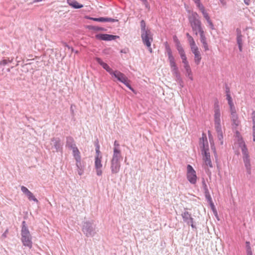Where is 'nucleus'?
I'll return each instance as SVG.
<instances>
[{
	"label": "nucleus",
	"instance_id": "36",
	"mask_svg": "<svg viewBox=\"0 0 255 255\" xmlns=\"http://www.w3.org/2000/svg\"><path fill=\"white\" fill-rule=\"evenodd\" d=\"M188 42L189 43L190 47H191L192 46H194L196 45V43H195V42L194 39L193 38V37L192 36L190 37L188 39Z\"/></svg>",
	"mask_w": 255,
	"mask_h": 255
},
{
	"label": "nucleus",
	"instance_id": "63",
	"mask_svg": "<svg viewBox=\"0 0 255 255\" xmlns=\"http://www.w3.org/2000/svg\"><path fill=\"white\" fill-rule=\"evenodd\" d=\"M233 124L235 125L236 126H238L239 124V121L237 120V119H235V121H233Z\"/></svg>",
	"mask_w": 255,
	"mask_h": 255
},
{
	"label": "nucleus",
	"instance_id": "41",
	"mask_svg": "<svg viewBox=\"0 0 255 255\" xmlns=\"http://www.w3.org/2000/svg\"><path fill=\"white\" fill-rule=\"evenodd\" d=\"M252 119L253 122V127H255V111H253L252 113Z\"/></svg>",
	"mask_w": 255,
	"mask_h": 255
},
{
	"label": "nucleus",
	"instance_id": "39",
	"mask_svg": "<svg viewBox=\"0 0 255 255\" xmlns=\"http://www.w3.org/2000/svg\"><path fill=\"white\" fill-rule=\"evenodd\" d=\"M96 155L95 156H98L99 158H102V155H100V147L99 145H97L96 148Z\"/></svg>",
	"mask_w": 255,
	"mask_h": 255
},
{
	"label": "nucleus",
	"instance_id": "4",
	"mask_svg": "<svg viewBox=\"0 0 255 255\" xmlns=\"http://www.w3.org/2000/svg\"><path fill=\"white\" fill-rule=\"evenodd\" d=\"M189 21L192 30L197 35V30L202 27L201 20L199 18V15L196 12H193L189 17Z\"/></svg>",
	"mask_w": 255,
	"mask_h": 255
},
{
	"label": "nucleus",
	"instance_id": "37",
	"mask_svg": "<svg viewBox=\"0 0 255 255\" xmlns=\"http://www.w3.org/2000/svg\"><path fill=\"white\" fill-rule=\"evenodd\" d=\"M96 60L103 68L107 64V63L104 62L100 58L97 57Z\"/></svg>",
	"mask_w": 255,
	"mask_h": 255
},
{
	"label": "nucleus",
	"instance_id": "59",
	"mask_svg": "<svg viewBox=\"0 0 255 255\" xmlns=\"http://www.w3.org/2000/svg\"><path fill=\"white\" fill-rule=\"evenodd\" d=\"M250 248H251V247L250 246V242L246 241V249Z\"/></svg>",
	"mask_w": 255,
	"mask_h": 255
},
{
	"label": "nucleus",
	"instance_id": "14",
	"mask_svg": "<svg viewBox=\"0 0 255 255\" xmlns=\"http://www.w3.org/2000/svg\"><path fill=\"white\" fill-rule=\"evenodd\" d=\"M21 190L27 196L29 200L33 201L36 203H38V200L35 197L33 193L26 187L24 186H21Z\"/></svg>",
	"mask_w": 255,
	"mask_h": 255
},
{
	"label": "nucleus",
	"instance_id": "57",
	"mask_svg": "<svg viewBox=\"0 0 255 255\" xmlns=\"http://www.w3.org/2000/svg\"><path fill=\"white\" fill-rule=\"evenodd\" d=\"M246 170H247V172L248 174H251V166L250 167H246Z\"/></svg>",
	"mask_w": 255,
	"mask_h": 255
},
{
	"label": "nucleus",
	"instance_id": "21",
	"mask_svg": "<svg viewBox=\"0 0 255 255\" xmlns=\"http://www.w3.org/2000/svg\"><path fill=\"white\" fill-rule=\"evenodd\" d=\"M68 4L74 8L79 9L82 8L83 5L78 3L75 0H67Z\"/></svg>",
	"mask_w": 255,
	"mask_h": 255
},
{
	"label": "nucleus",
	"instance_id": "5",
	"mask_svg": "<svg viewBox=\"0 0 255 255\" xmlns=\"http://www.w3.org/2000/svg\"><path fill=\"white\" fill-rule=\"evenodd\" d=\"M221 114L219 105L218 102L214 104V124L215 128L217 133L221 132L222 131V127L221 125Z\"/></svg>",
	"mask_w": 255,
	"mask_h": 255
},
{
	"label": "nucleus",
	"instance_id": "52",
	"mask_svg": "<svg viewBox=\"0 0 255 255\" xmlns=\"http://www.w3.org/2000/svg\"><path fill=\"white\" fill-rule=\"evenodd\" d=\"M200 37V41L201 42H205L206 41V38L205 37V35H201Z\"/></svg>",
	"mask_w": 255,
	"mask_h": 255
},
{
	"label": "nucleus",
	"instance_id": "29",
	"mask_svg": "<svg viewBox=\"0 0 255 255\" xmlns=\"http://www.w3.org/2000/svg\"><path fill=\"white\" fill-rule=\"evenodd\" d=\"M170 66L171 67L173 73L178 71V67L176 66L175 62L170 63Z\"/></svg>",
	"mask_w": 255,
	"mask_h": 255
},
{
	"label": "nucleus",
	"instance_id": "32",
	"mask_svg": "<svg viewBox=\"0 0 255 255\" xmlns=\"http://www.w3.org/2000/svg\"><path fill=\"white\" fill-rule=\"evenodd\" d=\"M114 145V153H115V149H117V150L119 152L120 154H121V150L119 148L120 144L117 140L115 141Z\"/></svg>",
	"mask_w": 255,
	"mask_h": 255
},
{
	"label": "nucleus",
	"instance_id": "9",
	"mask_svg": "<svg viewBox=\"0 0 255 255\" xmlns=\"http://www.w3.org/2000/svg\"><path fill=\"white\" fill-rule=\"evenodd\" d=\"M50 144L51 145L52 148H54L55 149L54 151L62 152L63 143L59 138L53 137L51 138Z\"/></svg>",
	"mask_w": 255,
	"mask_h": 255
},
{
	"label": "nucleus",
	"instance_id": "53",
	"mask_svg": "<svg viewBox=\"0 0 255 255\" xmlns=\"http://www.w3.org/2000/svg\"><path fill=\"white\" fill-rule=\"evenodd\" d=\"M180 56L181 58L182 59V61H185L186 60H187V57H186L185 53L183 54H182V55H180Z\"/></svg>",
	"mask_w": 255,
	"mask_h": 255
},
{
	"label": "nucleus",
	"instance_id": "31",
	"mask_svg": "<svg viewBox=\"0 0 255 255\" xmlns=\"http://www.w3.org/2000/svg\"><path fill=\"white\" fill-rule=\"evenodd\" d=\"M217 133V137H218V139L219 140V141H220V144L221 145H223V132H218V133Z\"/></svg>",
	"mask_w": 255,
	"mask_h": 255
},
{
	"label": "nucleus",
	"instance_id": "22",
	"mask_svg": "<svg viewBox=\"0 0 255 255\" xmlns=\"http://www.w3.org/2000/svg\"><path fill=\"white\" fill-rule=\"evenodd\" d=\"M183 220L184 222H188V220L191 219V215L188 211H185L181 214Z\"/></svg>",
	"mask_w": 255,
	"mask_h": 255
},
{
	"label": "nucleus",
	"instance_id": "34",
	"mask_svg": "<svg viewBox=\"0 0 255 255\" xmlns=\"http://www.w3.org/2000/svg\"><path fill=\"white\" fill-rule=\"evenodd\" d=\"M205 197L207 199L208 201L210 202L212 208H213L214 207V205L212 202V198L210 195V193H208V194H205Z\"/></svg>",
	"mask_w": 255,
	"mask_h": 255
},
{
	"label": "nucleus",
	"instance_id": "49",
	"mask_svg": "<svg viewBox=\"0 0 255 255\" xmlns=\"http://www.w3.org/2000/svg\"><path fill=\"white\" fill-rule=\"evenodd\" d=\"M246 249L247 255H253L252 248H247Z\"/></svg>",
	"mask_w": 255,
	"mask_h": 255
},
{
	"label": "nucleus",
	"instance_id": "18",
	"mask_svg": "<svg viewBox=\"0 0 255 255\" xmlns=\"http://www.w3.org/2000/svg\"><path fill=\"white\" fill-rule=\"evenodd\" d=\"M239 144L240 147L241 148L243 157L249 156L248 150L245 142L242 139H241L239 140Z\"/></svg>",
	"mask_w": 255,
	"mask_h": 255
},
{
	"label": "nucleus",
	"instance_id": "44",
	"mask_svg": "<svg viewBox=\"0 0 255 255\" xmlns=\"http://www.w3.org/2000/svg\"><path fill=\"white\" fill-rule=\"evenodd\" d=\"M202 44V46L204 48V50L205 51H207L209 50V48H208V44L207 43V41H205V42H201Z\"/></svg>",
	"mask_w": 255,
	"mask_h": 255
},
{
	"label": "nucleus",
	"instance_id": "27",
	"mask_svg": "<svg viewBox=\"0 0 255 255\" xmlns=\"http://www.w3.org/2000/svg\"><path fill=\"white\" fill-rule=\"evenodd\" d=\"M186 76L188 77L191 80H193L191 68L185 69Z\"/></svg>",
	"mask_w": 255,
	"mask_h": 255
},
{
	"label": "nucleus",
	"instance_id": "30",
	"mask_svg": "<svg viewBox=\"0 0 255 255\" xmlns=\"http://www.w3.org/2000/svg\"><path fill=\"white\" fill-rule=\"evenodd\" d=\"M173 74L176 77V81H178L179 83H180V85H181V83H182L183 82H182V81L181 80V78L180 77V74H179V73L178 72V71H176L175 72H174Z\"/></svg>",
	"mask_w": 255,
	"mask_h": 255
},
{
	"label": "nucleus",
	"instance_id": "60",
	"mask_svg": "<svg viewBox=\"0 0 255 255\" xmlns=\"http://www.w3.org/2000/svg\"><path fill=\"white\" fill-rule=\"evenodd\" d=\"M244 1L247 5H249L251 3V0H244Z\"/></svg>",
	"mask_w": 255,
	"mask_h": 255
},
{
	"label": "nucleus",
	"instance_id": "33",
	"mask_svg": "<svg viewBox=\"0 0 255 255\" xmlns=\"http://www.w3.org/2000/svg\"><path fill=\"white\" fill-rule=\"evenodd\" d=\"M202 184H203V187L205 195L208 194V193H209V191L208 189L207 186L204 180H203Z\"/></svg>",
	"mask_w": 255,
	"mask_h": 255
},
{
	"label": "nucleus",
	"instance_id": "7",
	"mask_svg": "<svg viewBox=\"0 0 255 255\" xmlns=\"http://www.w3.org/2000/svg\"><path fill=\"white\" fill-rule=\"evenodd\" d=\"M141 37L143 44L147 46L149 51L151 53L152 48H151V43L153 39L150 31L142 32L141 34Z\"/></svg>",
	"mask_w": 255,
	"mask_h": 255
},
{
	"label": "nucleus",
	"instance_id": "8",
	"mask_svg": "<svg viewBox=\"0 0 255 255\" xmlns=\"http://www.w3.org/2000/svg\"><path fill=\"white\" fill-rule=\"evenodd\" d=\"M187 178L190 183L194 184L196 183L197 176L196 171L192 166L189 164L187 166Z\"/></svg>",
	"mask_w": 255,
	"mask_h": 255
},
{
	"label": "nucleus",
	"instance_id": "2",
	"mask_svg": "<svg viewBox=\"0 0 255 255\" xmlns=\"http://www.w3.org/2000/svg\"><path fill=\"white\" fill-rule=\"evenodd\" d=\"M21 242L24 246L31 248L32 246V237L26 226L25 221L22 222V229L21 231Z\"/></svg>",
	"mask_w": 255,
	"mask_h": 255
},
{
	"label": "nucleus",
	"instance_id": "48",
	"mask_svg": "<svg viewBox=\"0 0 255 255\" xmlns=\"http://www.w3.org/2000/svg\"><path fill=\"white\" fill-rule=\"evenodd\" d=\"M208 23L209 24L210 28L212 29H213L214 28V24L213 23V22H212V21L211 20L210 18L208 19V20H206Z\"/></svg>",
	"mask_w": 255,
	"mask_h": 255
},
{
	"label": "nucleus",
	"instance_id": "26",
	"mask_svg": "<svg viewBox=\"0 0 255 255\" xmlns=\"http://www.w3.org/2000/svg\"><path fill=\"white\" fill-rule=\"evenodd\" d=\"M13 60V59H11L10 60L9 58L8 59H4L0 61V65L1 66H5L6 65L8 64V63H10L12 62Z\"/></svg>",
	"mask_w": 255,
	"mask_h": 255
},
{
	"label": "nucleus",
	"instance_id": "64",
	"mask_svg": "<svg viewBox=\"0 0 255 255\" xmlns=\"http://www.w3.org/2000/svg\"><path fill=\"white\" fill-rule=\"evenodd\" d=\"M220 2L223 5H225L226 4V2L225 0H219Z\"/></svg>",
	"mask_w": 255,
	"mask_h": 255
},
{
	"label": "nucleus",
	"instance_id": "46",
	"mask_svg": "<svg viewBox=\"0 0 255 255\" xmlns=\"http://www.w3.org/2000/svg\"><path fill=\"white\" fill-rule=\"evenodd\" d=\"M199 33L200 34V36H201V35H204V31L202 28V27H200V28H199L198 30H197V34L198 33Z\"/></svg>",
	"mask_w": 255,
	"mask_h": 255
},
{
	"label": "nucleus",
	"instance_id": "3",
	"mask_svg": "<svg viewBox=\"0 0 255 255\" xmlns=\"http://www.w3.org/2000/svg\"><path fill=\"white\" fill-rule=\"evenodd\" d=\"M82 231L87 237L94 236L97 233L96 225L93 220L86 221L83 222Z\"/></svg>",
	"mask_w": 255,
	"mask_h": 255
},
{
	"label": "nucleus",
	"instance_id": "47",
	"mask_svg": "<svg viewBox=\"0 0 255 255\" xmlns=\"http://www.w3.org/2000/svg\"><path fill=\"white\" fill-rule=\"evenodd\" d=\"M168 59L169 61V63H173L175 62L174 58L173 55H170L168 56Z\"/></svg>",
	"mask_w": 255,
	"mask_h": 255
},
{
	"label": "nucleus",
	"instance_id": "58",
	"mask_svg": "<svg viewBox=\"0 0 255 255\" xmlns=\"http://www.w3.org/2000/svg\"><path fill=\"white\" fill-rule=\"evenodd\" d=\"M232 119L233 121H235V119H237V116L236 114H232Z\"/></svg>",
	"mask_w": 255,
	"mask_h": 255
},
{
	"label": "nucleus",
	"instance_id": "42",
	"mask_svg": "<svg viewBox=\"0 0 255 255\" xmlns=\"http://www.w3.org/2000/svg\"><path fill=\"white\" fill-rule=\"evenodd\" d=\"M182 63L184 64V67L185 69H188V68H190V65L189 64V63H188L187 60H186L185 61H182Z\"/></svg>",
	"mask_w": 255,
	"mask_h": 255
},
{
	"label": "nucleus",
	"instance_id": "38",
	"mask_svg": "<svg viewBox=\"0 0 255 255\" xmlns=\"http://www.w3.org/2000/svg\"><path fill=\"white\" fill-rule=\"evenodd\" d=\"M103 68L105 69L110 75H111L114 71L107 64L103 67Z\"/></svg>",
	"mask_w": 255,
	"mask_h": 255
},
{
	"label": "nucleus",
	"instance_id": "15",
	"mask_svg": "<svg viewBox=\"0 0 255 255\" xmlns=\"http://www.w3.org/2000/svg\"><path fill=\"white\" fill-rule=\"evenodd\" d=\"M89 19L98 22H114L116 21H117L118 20L110 18V17H89Z\"/></svg>",
	"mask_w": 255,
	"mask_h": 255
},
{
	"label": "nucleus",
	"instance_id": "51",
	"mask_svg": "<svg viewBox=\"0 0 255 255\" xmlns=\"http://www.w3.org/2000/svg\"><path fill=\"white\" fill-rule=\"evenodd\" d=\"M230 107L231 114H236L235 108L234 105L232 107Z\"/></svg>",
	"mask_w": 255,
	"mask_h": 255
},
{
	"label": "nucleus",
	"instance_id": "43",
	"mask_svg": "<svg viewBox=\"0 0 255 255\" xmlns=\"http://www.w3.org/2000/svg\"><path fill=\"white\" fill-rule=\"evenodd\" d=\"M201 12L206 20H208V19L210 18L208 13L206 12V10H204Z\"/></svg>",
	"mask_w": 255,
	"mask_h": 255
},
{
	"label": "nucleus",
	"instance_id": "24",
	"mask_svg": "<svg viewBox=\"0 0 255 255\" xmlns=\"http://www.w3.org/2000/svg\"><path fill=\"white\" fill-rule=\"evenodd\" d=\"M140 27L141 33L150 31L149 29L146 28L145 22L143 20H142L140 21Z\"/></svg>",
	"mask_w": 255,
	"mask_h": 255
},
{
	"label": "nucleus",
	"instance_id": "55",
	"mask_svg": "<svg viewBox=\"0 0 255 255\" xmlns=\"http://www.w3.org/2000/svg\"><path fill=\"white\" fill-rule=\"evenodd\" d=\"M188 225H191V223H194V219L192 217H191V219L188 220V222H186Z\"/></svg>",
	"mask_w": 255,
	"mask_h": 255
},
{
	"label": "nucleus",
	"instance_id": "28",
	"mask_svg": "<svg viewBox=\"0 0 255 255\" xmlns=\"http://www.w3.org/2000/svg\"><path fill=\"white\" fill-rule=\"evenodd\" d=\"M90 28L95 31H105L106 30L104 28L98 26H90Z\"/></svg>",
	"mask_w": 255,
	"mask_h": 255
},
{
	"label": "nucleus",
	"instance_id": "16",
	"mask_svg": "<svg viewBox=\"0 0 255 255\" xmlns=\"http://www.w3.org/2000/svg\"><path fill=\"white\" fill-rule=\"evenodd\" d=\"M73 154L76 161V166L79 168V164H81L80 153L77 146L73 148Z\"/></svg>",
	"mask_w": 255,
	"mask_h": 255
},
{
	"label": "nucleus",
	"instance_id": "13",
	"mask_svg": "<svg viewBox=\"0 0 255 255\" xmlns=\"http://www.w3.org/2000/svg\"><path fill=\"white\" fill-rule=\"evenodd\" d=\"M190 48L192 52L194 54L195 62L196 64L198 65L201 59V56L199 48L196 45L192 46Z\"/></svg>",
	"mask_w": 255,
	"mask_h": 255
},
{
	"label": "nucleus",
	"instance_id": "12",
	"mask_svg": "<svg viewBox=\"0 0 255 255\" xmlns=\"http://www.w3.org/2000/svg\"><path fill=\"white\" fill-rule=\"evenodd\" d=\"M102 158H99L98 156H95V167L96 170V174L98 176L102 175L103 173L102 170L103 166L101 162Z\"/></svg>",
	"mask_w": 255,
	"mask_h": 255
},
{
	"label": "nucleus",
	"instance_id": "19",
	"mask_svg": "<svg viewBox=\"0 0 255 255\" xmlns=\"http://www.w3.org/2000/svg\"><path fill=\"white\" fill-rule=\"evenodd\" d=\"M236 40L237 44H243V38L244 36L242 33L241 29L237 28L236 29Z\"/></svg>",
	"mask_w": 255,
	"mask_h": 255
},
{
	"label": "nucleus",
	"instance_id": "23",
	"mask_svg": "<svg viewBox=\"0 0 255 255\" xmlns=\"http://www.w3.org/2000/svg\"><path fill=\"white\" fill-rule=\"evenodd\" d=\"M176 47L180 55L185 54L184 49L182 47L180 42L178 40L176 41Z\"/></svg>",
	"mask_w": 255,
	"mask_h": 255
},
{
	"label": "nucleus",
	"instance_id": "40",
	"mask_svg": "<svg viewBox=\"0 0 255 255\" xmlns=\"http://www.w3.org/2000/svg\"><path fill=\"white\" fill-rule=\"evenodd\" d=\"M196 5L201 12L205 10L204 6L200 3V2L196 4Z\"/></svg>",
	"mask_w": 255,
	"mask_h": 255
},
{
	"label": "nucleus",
	"instance_id": "1",
	"mask_svg": "<svg viewBox=\"0 0 255 255\" xmlns=\"http://www.w3.org/2000/svg\"><path fill=\"white\" fill-rule=\"evenodd\" d=\"M123 157L119 152L115 149V153H113L111 160L110 169L112 174H116L119 173L121 168V161Z\"/></svg>",
	"mask_w": 255,
	"mask_h": 255
},
{
	"label": "nucleus",
	"instance_id": "61",
	"mask_svg": "<svg viewBox=\"0 0 255 255\" xmlns=\"http://www.w3.org/2000/svg\"><path fill=\"white\" fill-rule=\"evenodd\" d=\"M238 46L239 49L240 51L242 52L243 44H238Z\"/></svg>",
	"mask_w": 255,
	"mask_h": 255
},
{
	"label": "nucleus",
	"instance_id": "10",
	"mask_svg": "<svg viewBox=\"0 0 255 255\" xmlns=\"http://www.w3.org/2000/svg\"><path fill=\"white\" fill-rule=\"evenodd\" d=\"M199 145L201 149L202 154L209 152V145L207 137L203 134V136L200 139Z\"/></svg>",
	"mask_w": 255,
	"mask_h": 255
},
{
	"label": "nucleus",
	"instance_id": "11",
	"mask_svg": "<svg viewBox=\"0 0 255 255\" xmlns=\"http://www.w3.org/2000/svg\"><path fill=\"white\" fill-rule=\"evenodd\" d=\"M96 38L98 39L104 41H112L119 38V36L114 35L108 34H98L96 35Z\"/></svg>",
	"mask_w": 255,
	"mask_h": 255
},
{
	"label": "nucleus",
	"instance_id": "6",
	"mask_svg": "<svg viewBox=\"0 0 255 255\" xmlns=\"http://www.w3.org/2000/svg\"><path fill=\"white\" fill-rule=\"evenodd\" d=\"M111 75L116 78L119 82L124 84L130 90L133 92L134 91L133 89L129 84V80H128L127 77L124 73L119 70H115L113 72Z\"/></svg>",
	"mask_w": 255,
	"mask_h": 255
},
{
	"label": "nucleus",
	"instance_id": "17",
	"mask_svg": "<svg viewBox=\"0 0 255 255\" xmlns=\"http://www.w3.org/2000/svg\"><path fill=\"white\" fill-rule=\"evenodd\" d=\"M66 147L69 149H72L73 148L76 146L74 138L70 136H67L66 137Z\"/></svg>",
	"mask_w": 255,
	"mask_h": 255
},
{
	"label": "nucleus",
	"instance_id": "54",
	"mask_svg": "<svg viewBox=\"0 0 255 255\" xmlns=\"http://www.w3.org/2000/svg\"><path fill=\"white\" fill-rule=\"evenodd\" d=\"M253 141H255V127H253Z\"/></svg>",
	"mask_w": 255,
	"mask_h": 255
},
{
	"label": "nucleus",
	"instance_id": "20",
	"mask_svg": "<svg viewBox=\"0 0 255 255\" xmlns=\"http://www.w3.org/2000/svg\"><path fill=\"white\" fill-rule=\"evenodd\" d=\"M203 156V160L206 165L209 166L210 167H212V163L210 158V154L209 152L202 153Z\"/></svg>",
	"mask_w": 255,
	"mask_h": 255
},
{
	"label": "nucleus",
	"instance_id": "62",
	"mask_svg": "<svg viewBox=\"0 0 255 255\" xmlns=\"http://www.w3.org/2000/svg\"><path fill=\"white\" fill-rule=\"evenodd\" d=\"M238 46L239 49L240 51L242 52L243 44H238Z\"/></svg>",
	"mask_w": 255,
	"mask_h": 255
},
{
	"label": "nucleus",
	"instance_id": "50",
	"mask_svg": "<svg viewBox=\"0 0 255 255\" xmlns=\"http://www.w3.org/2000/svg\"><path fill=\"white\" fill-rule=\"evenodd\" d=\"M166 50H167V53L168 56H170V55H172V51H171V50L170 49V48L169 47H166Z\"/></svg>",
	"mask_w": 255,
	"mask_h": 255
},
{
	"label": "nucleus",
	"instance_id": "25",
	"mask_svg": "<svg viewBox=\"0 0 255 255\" xmlns=\"http://www.w3.org/2000/svg\"><path fill=\"white\" fill-rule=\"evenodd\" d=\"M243 160L245 167H249L251 166L250 164V159L249 156L243 157Z\"/></svg>",
	"mask_w": 255,
	"mask_h": 255
},
{
	"label": "nucleus",
	"instance_id": "56",
	"mask_svg": "<svg viewBox=\"0 0 255 255\" xmlns=\"http://www.w3.org/2000/svg\"><path fill=\"white\" fill-rule=\"evenodd\" d=\"M188 225H191V223H194V219L192 217H191V219L188 220V222H186Z\"/></svg>",
	"mask_w": 255,
	"mask_h": 255
},
{
	"label": "nucleus",
	"instance_id": "35",
	"mask_svg": "<svg viewBox=\"0 0 255 255\" xmlns=\"http://www.w3.org/2000/svg\"><path fill=\"white\" fill-rule=\"evenodd\" d=\"M227 100L228 102V104L229 105L230 107H232L234 104L233 103L232 97H231V95L230 94H228L227 95Z\"/></svg>",
	"mask_w": 255,
	"mask_h": 255
},
{
	"label": "nucleus",
	"instance_id": "45",
	"mask_svg": "<svg viewBox=\"0 0 255 255\" xmlns=\"http://www.w3.org/2000/svg\"><path fill=\"white\" fill-rule=\"evenodd\" d=\"M78 168V173L79 175H82L83 173V171L81 167V163L79 164V168L77 166Z\"/></svg>",
	"mask_w": 255,
	"mask_h": 255
}]
</instances>
